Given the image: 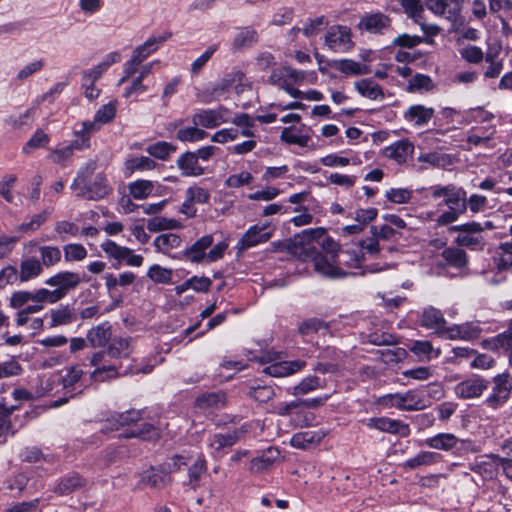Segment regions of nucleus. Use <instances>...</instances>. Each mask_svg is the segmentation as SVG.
<instances>
[{"instance_id": "32", "label": "nucleus", "mask_w": 512, "mask_h": 512, "mask_svg": "<svg viewBox=\"0 0 512 512\" xmlns=\"http://www.w3.org/2000/svg\"><path fill=\"white\" fill-rule=\"evenodd\" d=\"M356 91L370 100H383L385 93L383 88L372 78H363L354 83Z\"/></svg>"}, {"instance_id": "12", "label": "nucleus", "mask_w": 512, "mask_h": 512, "mask_svg": "<svg viewBox=\"0 0 512 512\" xmlns=\"http://www.w3.org/2000/svg\"><path fill=\"white\" fill-rule=\"evenodd\" d=\"M326 229L323 227L309 228L296 234L292 240V250L294 254H298L300 258L307 255L309 248H314L311 244L324 237Z\"/></svg>"}, {"instance_id": "51", "label": "nucleus", "mask_w": 512, "mask_h": 512, "mask_svg": "<svg viewBox=\"0 0 512 512\" xmlns=\"http://www.w3.org/2000/svg\"><path fill=\"white\" fill-rule=\"evenodd\" d=\"M335 261L337 266H342L345 271H350V269L360 267L363 262V255L357 251L341 250L336 256Z\"/></svg>"}, {"instance_id": "44", "label": "nucleus", "mask_w": 512, "mask_h": 512, "mask_svg": "<svg viewBox=\"0 0 512 512\" xmlns=\"http://www.w3.org/2000/svg\"><path fill=\"white\" fill-rule=\"evenodd\" d=\"M169 481L170 477L168 473L154 467H151L141 474V483L150 488L160 489L165 487Z\"/></svg>"}, {"instance_id": "26", "label": "nucleus", "mask_w": 512, "mask_h": 512, "mask_svg": "<svg viewBox=\"0 0 512 512\" xmlns=\"http://www.w3.org/2000/svg\"><path fill=\"white\" fill-rule=\"evenodd\" d=\"M46 317L50 319V328L71 325L77 320L75 309L68 304L50 309Z\"/></svg>"}, {"instance_id": "20", "label": "nucleus", "mask_w": 512, "mask_h": 512, "mask_svg": "<svg viewBox=\"0 0 512 512\" xmlns=\"http://www.w3.org/2000/svg\"><path fill=\"white\" fill-rule=\"evenodd\" d=\"M462 0H426L429 10L446 19L456 22L460 17Z\"/></svg>"}, {"instance_id": "11", "label": "nucleus", "mask_w": 512, "mask_h": 512, "mask_svg": "<svg viewBox=\"0 0 512 512\" xmlns=\"http://www.w3.org/2000/svg\"><path fill=\"white\" fill-rule=\"evenodd\" d=\"M227 114L228 111L223 106L215 109H200L192 115V122L196 126L213 129L223 123L230 122Z\"/></svg>"}, {"instance_id": "63", "label": "nucleus", "mask_w": 512, "mask_h": 512, "mask_svg": "<svg viewBox=\"0 0 512 512\" xmlns=\"http://www.w3.org/2000/svg\"><path fill=\"white\" fill-rule=\"evenodd\" d=\"M433 88V81L432 79L425 74H415L408 83V91L409 92H415V91H429Z\"/></svg>"}, {"instance_id": "64", "label": "nucleus", "mask_w": 512, "mask_h": 512, "mask_svg": "<svg viewBox=\"0 0 512 512\" xmlns=\"http://www.w3.org/2000/svg\"><path fill=\"white\" fill-rule=\"evenodd\" d=\"M488 208V199L486 196L474 193L468 198L466 197V210L469 209L472 214L484 212Z\"/></svg>"}, {"instance_id": "23", "label": "nucleus", "mask_w": 512, "mask_h": 512, "mask_svg": "<svg viewBox=\"0 0 512 512\" xmlns=\"http://www.w3.org/2000/svg\"><path fill=\"white\" fill-rule=\"evenodd\" d=\"M434 115V108L422 104H413L404 111L403 118L406 122L412 123L413 126L421 128L428 125Z\"/></svg>"}, {"instance_id": "29", "label": "nucleus", "mask_w": 512, "mask_h": 512, "mask_svg": "<svg viewBox=\"0 0 512 512\" xmlns=\"http://www.w3.org/2000/svg\"><path fill=\"white\" fill-rule=\"evenodd\" d=\"M171 35L172 34L170 32H165L161 35L150 37L143 44L137 46L133 50L132 57L142 64L158 49V46L168 40Z\"/></svg>"}, {"instance_id": "2", "label": "nucleus", "mask_w": 512, "mask_h": 512, "mask_svg": "<svg viewBox=\"0 0 512 512\" xmlns=\"http://www.w3.org/2000/svg\"><path fill=\"white\" fill-rule=\"evenodd\" d=\"M130 337H112L105 349L94 352L90 357V364L96 366L91 377L95 381H105L118 376V368L112 364H106V358H127L133 351Z\"/></svg>"}, {"instance_id": "47", "label": "nucleus", "mask_w": 512, "mask_h": 512, "mask_svg": "<svg viewBox=\"0 0 512 512\" xmlns=\"http://www.w3.org/2000/svg\"><path fill=\"white\" fill-rule=\"evenodd\" d=\"M458 441V438L452 433H439L427 438L424 443L433 449L449 451L457 446Z\"/></svg>"}, {"instance_id": "14", "label": "nucleus", "mask_w": 512, "mask_h": 512, "mask_svg": "<svg viewBox=\"0 0 512 512\" xmlns=\"http://www.w3.org/2000/svg\"><path fill=\"white\" fill-rule=\"evenodd\" d=\"M305 78L302 71L289 66L274 68L268 78V83L285 90L290 84H298Z\"/></svg>"}, {"instance_id": "15", "label": "nucleus", "mask_w": 512, "mask_h": 512, "mask_svg": "<svg viewBox=\"0 0 512 512\" xmlns=\"http://www.w3.org/2000/svg\"><path fill=\"white\" fill-rule=\"evenodd\" d=\"M488 388V382L478 376L465 379L454 387L455 395L459 399L468 400L480 397Z\"/></svg>"}, {"instance_id": "8", "label": "nucleus", "mask_w": 512, "mask_h": 512, "mask_svg": "<svg viewBox=\"0 0 512 512\" xmlns=\"http://www.w3.org/2000/svg\"><path fill=\"white\" fill-rule=\"evenodd\" d=\"M246 432L247 429L240 427L210 435L208 438V446L211 449V455L214 458L223 456V451L227 448H231Z\"/></svg>"}, {"instance_id": "4", "label": "nucleus", "mask_w": 512, "mask_h": 512, "mask_svg": "<svg viewBox=\"0 0 512 512\" xmlns=\"http://www.w3.org/2000/svg\"><path fill=\"white\" fill-rule=\"evenodd\" d=\"M304 261L311 260L314 263V269L319 274L331 278H345L348 276H355L357 273L352 271H345L342 266H337L336 256L323 254L316 250V248H309L307 255L303 256Z\"/></svg>"}, {"instance_id": "1", "label": "nucleus", "mask_w": 512, "mask_h": 512, "mask_svg": "<svg viewBox=\"0 0 512 512\" xmlns=\"http://www.w3.org/2000/svg\"><path fill=\"white\" fill-rule=\"evenodd\" d=\"M81 282L82 278L79 273L61 271L45 280L47 286L54 287L53 290L39 288L13 292L9 298V307L18 310L15 318L16 325H25L28 316L42 311L45 304H55L61 301Z\"/></svg>"}, {"instance_id": "60", "label": "nucleus", "mask_w": 512, "mask_h": 512, "mask_svg": "<svg viewBox=\"0 0 512 512\" xmlns=\"http://www.w3.org/2000/svg\"><path fill=\"white\" fill-rule=\"evenodd\" d=\"M66 262L82 261L87 257V250L82 244L70 243L63 246Z\"/></svg>"}, {"instance_id": "9", "label": "nucleus", "mask_w": 512, "mask_h": 512, "mask_svg": "<svg viewBox=\"0 0 512 512\" xmlns=\"http://www.w3.org/2000/svg\"><path fill=\"white\" fill-rule=\"evenodd\" d=\"M113 189L109 184L107 177L104 173L95 175L93 181H90L83 190L81 189L76 193V196L81 199L90 201H99L108 197Z\"/></svg>"}, {"instance_id": "43", "label": "nucleus", "mask_w": 512, "mask_h": 512, "mask_svg": "<svg viewBox=\"0 0 512 512\" xmlns=\"http://www.w3.org/2000/svg\"><path fill=\"white\" fill-rule=\"evenodd\" d=\"M258 42V33L252 27H243L235 35L232 46L235 51L253 47Z\"/></svg>"}, {"instance_id": "46", "label": "nucleus", "mask_w": 512, "mask_h": 512, "mask_svg": "<svg viewBox=\"0 0 512 512\" xmlns=\"http://www.w3.org/2000/svg\"><path fill=\"white\" fill-rule=\"evenodd\" d=\"M181 243V237L174 233L160 234L153 241L156 251L165 255H170L171 250L180 247Z\"/></svg>"}, {"instance_id": "53", "label": "nucleus", "mask_w": 512, "mask_h": 512, "mask_svg": "<svg viewBox=\"0 0 512 512\" xmlns=\"http://www.w3.org/2000/svg\"><path fill=\"white\" fill-rule=\"evenodd\" d=\"M177 147L166 141H158L149 145L146 152L153 158L165 161L176 151Z\"/></svg>"}, {"instance_id": "19", "label": "nucleus", "mask_w": 512, "mask_h": 512, "mask_svg": "<svg viewBox=\"0 0 512 512\" xmlns=\"http://www.w3.org/2000/svg\"><path fill=\"white\" fill-rule=\"evenodd\" d=\"M391 27V19L381 13H366L359 23L358 28L372 34H384Z\"/></svg>"}, {"instance_id": "42", "label": "nucleus", "mask_w": 512, "mask_h": 512, "mask_svg": "<svg viewBox=\"0 0 512 512\" xmlns=\"http://www.w3.org/2000/svg\"><path fill=\"white\" fill-rule=\"evenodd\" d=\"M441 257L448 266L462 269L468 264V255L461 247H447L441 252Z\"/></svg>"}, {"instance_id": "21", "label": "nucleus", "mask_w": 512, "mask_h": 512, "mask_svg": "<svg viewBox=\"0 0 512 512\" xmlns=\"http://www.w3.org/2000/svg\"><path fill=\"white\" fill-rule=\"evenodd\" d=\"M112 324L109 321H103L91 327L87 333V341L91 348H106L112 339Z\"/></svg>"}, {"instance_id": "55", "label": "nucleus", "mask_w": 512, "mask_h": 512, "mask_svg": "<svg viewBox=\"0 0 512 512\" xmlns=\"http://www.w3.org/2000/svg\"><path fill=\"white\" fill-rule=\"evenodd\" d=\"M154 184L149 180H137L128 184L130 195L137 200L147 198L153 191Z\"/></svg>"}, {"instance_id": "41", "label": "nucleus", "mask_w": 512, "mask_h": 512, "mask_svg": "<svg viewBox=\"0 0 512 512\" xmlns=\"http://www.w3.org/2000/svg\"><path fill=\"white\" fill-rule=\"evenodd\" d=\"M225 403L226 395L222 391L203 393L195 401V405L202 410L219 409Z\"/></svg>"}, {"instance_id": "25", "label": "nucleus", "mask_w": 512, "mask_h": 512, "mask_svg": "<svg viewBox=\"0 0 512 512\" xmlns=\"http://www.w3.org/2000/svg\"><path fill=\"white\" fill-rule=\"evenodd\" d=\"M500 467V456L487 455L475 459L470 464V469L479 474L483 479H492Z\"/></svg>"}, {"instance_id": "10", "label": "nucleus", "mask_w": 512, "mask_h": 512, "mask_svg": "<svg viewBox=\"0 0 512 512\" xmlns=\"http://www.w3.org/2000/svg\"><path fill=\"white\" fill-rule=\"evenodd\" d=\"M511 382L510 376L507 373L498 374L493 378V387L489 396L485 399V404L492 408L498 409L501 407L510 396Z\"/></svg>"}, {"instance_id": "49", "label": "nucleus", "mask_w": 512, "mask_h": 512, "mask_svg": "<svg viewBox=\"0 0 512 512\" xmlns=\"http://www.w3.org/2000/svg\"><path fill=\"white\" fill-rule=\"evenodd\" d=\"M76 148L72 146L70 142L67 145L59 144L48 154V159L57 165L65 167L67 163L72 159Z\"/></svg>"}, {"instance_id": "5", "label": "nucleus", "mask_w": 512, "mask_h": 512, "mask_svg": "<svg viewBox=\"0 0 512 512\" xmlns=\"http://www.w3.org/2000/svg\"><path fill=\"white\" fill-rule=\"evenodd\" d=\"M450 231L458 232L454 242L458 247H466L473 251H482L486 242L482 235L481 223L471 221L468 223L455 225Z\"/></svg>"}, {"instance_id": "35", "label": "nucleus", "mask_w": 512, "mask_h": 512, "mask_svg": "<svg viewBox=\"0 0 512 512\" xmlns=\"http://www.w3.org/2000/svg\"><path fill=\"white\" fill-rule=\"evenodd\" d=\"M280 458V451L275 447H269L261 455L251 460L250 470L255 473L269 469Z\"/></svg>"}, {"instance_id": "37", "label": "nucleus", "mask_w": 512, "mask_h": 512, "mask_svg": "<svg viewBox=\"0 0 512 512\" xmlns=\"http://www.w3.org/2000/svg\"><path fill=\"white\" fill-rule=\"evenodd\" d=\"M97 169V161L94 159L88 160L82 167L77 171L76 177L73 179L70 188L76 193L83 190L90 181L92 176L95 174Z\"/></svg>"}, {"instance_id": "30", "label": "nucleus", "mask_w": 512, "mask_h": 512, "mask_svg": "<svg viewBox=\"0 0 512 512\" xmlns=\"http://www.w3.org/2000/svg\"><path fill=\"white\" fill-rule=\"evenodd\" d=\"M176 165L184 177H197L204 174V168L199 164L197 157L191 151L181 154L176 160Z\"/></svg>"}, {"instance_id": "27", "label": "nucleus", "mask_w": 512, "mask_h": 512, "mask_svg": "<svg viewBox=\"0 0 512 512\" xmlns=\"http://www.w3.org/2000/svg\"><path fill=\"white\" fill-rule=\"evenodd\" d=\"M419 323L421 327L433 330L438 335L444 331L446 325L442 312L433 306L423 309Z\"/></svg>"}, {"instance_id": "39", "label": "nucleus", "mask_w": 512, "mask_h": 512, "mask_svg": "<svg viewBox=\"0 0 512 512\" xmlns=\"http://www.w3.org/2000/svg\"><path fill=\"white\" fill-rule=\"evenodd\" d=\"M332 66L345 75H366L371 72L369 65L356 62L352 59L335 60Z\"/></svg>"}, {"instance_id": "45", "label": "nucleus", "mask_w": 512, "mask_h": 512, "mask_svg": "<svg viewBox=\"0 0 512 512\" xmlns=\"http://www.w3.org/2000/svg\"><path fill=\"white\" fill-rule=\"evenodd\" d=\"M94 132H97V130H96V128H92L89 125V120L81 122L80 128L74 129L73 135H74L75 139L71 141L72 146L74 148H76V150H78V151L88 149L91 145V143H90L91 135Z\"/></svg>"}, {"instance_id": "40", "label": "nucleus", "mask_w": 512, "mask_h": 512, "mask_svg": "<svg viewBox=\"0 0 512 512\" xmlns=\"http://www.w3.org/2000/svg\"><path fill=\"white\" fill-rule=\"evenodd\" d=\"M325 382L319 377L309 375L303 378L297 385L288 388V393L293 396H302L311 393L319 388H323Z\"/></svg>"}, {"instance_id": "59", "label": "nucleus", "mask_w": 512, "mask_h": 512, "mask_svg": "<svg viewBox=\"0 0 512 512\" xmlns=\"http://www.w3.org/2000/svg\"><path fill=\"white\" fill-rule=\"evenodd\" d=\"M147 277L154 283L169 284L172 280V270L154 264L148 269Z\"/></svg>"}, {"instance_id": "6", "label": "nucleus", "mask_w": 512, "mask_h": 512, "mask_svg": "<svg viewBox=\"0 0 512 512\" xmlns=\"http://www.w3.org/2000/svg\"><path fill=\"white\" fill-rule=\"evenodd\" d=\"M451 190L443 201L448 210L441 213L436 219L440 226L457 221L466 212V191L455 185L451 187Z\"/></svg>"}, {"instance_id": "7", "label": "nucleus", "mask_w": 512, "mask_h": 512, "mask_svg": "<svg viewBox=\"0 0 512 512\" xmlns=\"http://www.w3.org/2000/svg\"><path fill=\"white\" fill-rule=\"evenodd\" d=\"M324 43L334 53H347L354 47L352 31L345 25H333L327 30Z\"/></svg>"}, {"instance_id": "31", "label": "nucleus", "mask_w": 512, "mask_h": 512, "mask_svg": "<svg viewBox=\"0 0 512 512\" xmlns=\"http://www.w3.org/2000/svg\"><path fill=\"white\" fill-rule=\"evenodd\" d=\"M86 483V480L78 473H70L58 480L54 488V492L60 496L69 495L72 492L83 488Z\"/></svg>"}, {"instance_id": "50", "label": "nucleus", "mask_w": 512, "mask_h": 512, "mask_svg": "<svg viewBox=\"0 0 512 512\" xmlns=\"http://www.w3.org/2000/svg\"><path fill=\"white\" fill-rule=\"evenodd\" d=\"M102 251L109 259H113L118 265L124 262V259L129 254V248L126 246L118 245L116 242L107 239L100 245Z\"/></svg>"}, {"instance_id": "3", "label": "nucleus", "mask_w": 512, "mask_h": 512, "mask_svg": "<svg viewBox=\"0 0 512 512\" xmlns=\"http://www.w3.org/2000/svg\"><path fill=\"white\" fill-rule=\"evenodd\" d=\"M380 403L386 407L402 411H419L431 405L432 402L422 389H411L403 393L386 394L380 398Z\"/></svg>"}, {"instance_id": "36", "label": "nucleus", "mask_w": 512, "mask_h": 512, "mask_svg": "<svg viewBox=\"0 0 512 512\" xmlns=\"http://www.w3.org/2000/svg\"><path fill=\"white\" fill-rule=\"evenodd\" d=\"M159 437L158 429L148 422L129 428L126 432L119 435V438H139L144 441L155 440Z\"/></svg>"}, {"instance_id": "58", "label": "nucleus", "mask_w": 512, "mask_h": 512, "mask_svg": "<svg viewBox=\"0 0 512 512\" xmlns=\"http://www.w3.org/2000/svg\"><path fill=\"white\" fill-rule=\"evenodd\" d=\"M199 126L185 127L177 131L176 138L182 142H198L207 136V132Z\"/></svg>"}, {"instance_id": "54", "label": "nucleus", "mask_w": 512, "mask_h": 512, "mask_svg": "<svg viewBox=\"0 0 512 512\" xmlns=\"http://www.w3.org/2000/svg\"><path fill=\"white\" fill-rule=\"evenodd\" d=\"M182 224L176 219H168L162 216H154L147 221V229L150 232H158L162 230L179 229Z\"/></svg>"}, {"instance_id": "34", "label": "nucleus", "mask_w": 512, "mask_h": 512, "mask_svg": "<svg viewBox=\"0 0 512 512\" xmlns=\"http://www.w3.org/2000/svg\"><path fill=\"white\" fill-rule=\"evenodd\" d=\"M43 270L44 268L38 258L32 256L23 259L18 270L20 282L24 283L36 279L43 273Z\"/></svg>"}, {"instance_id": "24", "label": "nucleus", "mask_w": 512, "mask_h": 512, "mask_svg": "<svg viewBox=\"0 0 512 512\" xmlns=\"http://www.w3.org/2000/svg\"><path fill=\"white\" fill-rule=\"evenodd\" d=\"M414 148V144L410 140L403 139L387 146L383 151V155L397 164H403L408 158L412 157Z\"/></svg>"}, {"instance_id": "38", "label": "nucleus", "mask_w": 512, "mask_h": 512, "mask_svg": "<svg viewBox=\"0 0 512 512\" xmlns=\"http://www.w3.org/2000/svg\"><path fill=\"white\" fill-rule=\"evenodd\" d=\"M117 112V101L113 100L109 103L101 106L95 113L92 121H89V125L92 128H96L97 131L107 123L113 121Z\"/></svg>"}, {"instance_id": "52", "label": "nucleus", "mask_w": 512, "mask_h": 512, "mask_svg": "<svg viewBox=\"0 0 512 512\" xmlns=\"http://www.w3.org/2000/svg\"><path fill=\"white\" fill-rule=\"evenodd\" d=\"M243 78L244 74L241 71L228 73L213 87L212 93L218 96L222 95L231 90L236 83H241Z\"/></svg>"}, {"instance_id": "22", "label": "nucleus", "mask_w": 512, "mask_h": 512, "mask_svg": "<svg viewBox=\"0 0 512 512\" xmlns=\"http://www.w3.org/2000/svg\"><path fill=\"white\" fill-rule=\"evenodd\" d=\"M120 61L121 54L119 52L113 51L106 54L97 65L82 72V81L84 83L98 81L112 65Z\"/></svg>"}, {"instance_id": "56", "label": "nucleus", "mask_w": 512, "mask_h": 512, "mask_svg": "<svg viewBox=\"0 0 512 512\" xmlns=\"http://www.w3.org/2000/svg\"><path fill=\"white\" fill-rule=\"evenodd\" d=\"M49 142V135L46 134L42 129H37L23 146L22 152L26 155H29L35 149L46 147Z\"/></svg>"}, {"instance_id": "13", "label": "nucleus", "mask_w": 512, "mask_h": 512, "mask_svg": "<svg viewBox=\"0 0 512 512\" xmlns=\"http://www.w3.org/2000/svg\"><path fill=\"white\" fill-rule=\"evenodd\" d=\"M272 237V231L267 225L251 226L237 242V249L245 251L259 244L267 242Z\"/></svg>"}, {"instance_id": "62", "label": "nucleus", "mask_w": 512, "mask_h": 512, "mask_svg": "<svg viewBox=\"0 0 512 512\" xmlns=\"http://www.w3.org/2000/svg\"><path fill=\"white\" fill-rule=\"evenodd\" d=\"M51 212L43 210L42 212L34 215L29 222L22 223L17 227V231L33 232L38 230L49 218Z\"/></svg>"}, {"instance_id": "28", "label": "nucleus", "mask_w": 512, "mask_h": 512, "mask_svg": "<svg viewBox=\"0 0 512 512\" xmlns=\"http://www.w3.org/2000/svg\"><path fill=\"white\" fill-rule=\"evenodd\" d=\"M305 366L306 362L302 360L281 361L265 367L263 371L271 377H287L301 371Z\"/></svg>"}, {"instance_id": "48", "label": "nucleus", "mask_w": 512, "mask_h": 512, "mask_svg": "<svg viewBox=\"0 0 512 512\" xmlns=\"http://www.w3.org/2000/svg\"><path fill=\"white\" fill-rule=\"evenodd\" d=\"M38 253L43 268L54 267L61 261L62 253L58 246L42 245L38 247Z\"/></svg>"}, {"instance_id": "18", "label": "nucleus", "mask_w": 512, "mask_h": 512, "mask_svg": "<svg viewBox=\"0 0 512 512\" xmlns=\"http://www.w3.org/2000/svg\"><path fill=\"white\" fill-rule=\"evenodd\" d=\"M504 308L512 311V300L506 301ZM483 343L484 346L490 350L504 349L509 357V363L512 366V318L504 332L494 338L485 340Z\"/></svg>"}, {"instance_id": "57", "label": "nucleus", "mask_w": 512, "mask_h": 512, "mask_svg": "<svg viewBox=\"0 0 512 512\" xmlns=\"http://www.w3.org/2000/svg\"><path fill=\"white\" fill-rule=\"evenodd\" d=\"M35 114L36 108L31 107L23 113L10 115L5 122L14 129H22L25 126H31Z\"/></svg>"}, {"instance_id": "61", "label": "nucleus", "mask_w": 512, "mask_h": 512, "mask_svg": "<svg viewBox=\"0 0 512 512\" xmlns=\"http://www.w3.org/2000/svg\"><path fill=\"white\" fill-rule=\"evenodd\" d=\"M83 375L84 371L79 366H72L67 370L63 377L58 379L63 388L69 390L74 389L75 385L79 383Z\"/></svg>"}, {"instance_id": "33", "label": "nucleus", "mask_w": 512, "mask_h": 512, "mask_svg": "<svg viewBox=\"0 0 512 512\" xmlns=\"http://www.w3.org/2000/svg\"><path fill=\"white\" fill-rule=\"evenodd\" d=\"M323 438V432L307 430L295 433L292 436L290 443L294 448L306 450L319 444Z\"/></svg>"}, {"instance_id": "16", "label": "nucleus", "mask_w": 512, "mask_h": 512, "mask_svg": "<svg viewBox=\"0 0 512 512\" xmlns=\"http://www.w3.org/2000/svg\"><path fill=\"white\" fill-rule=\"evenodd\" d=\"M212 244V235H204L180 254L173 255L172 258L178 260L185 259L191 263H200L205 260L206 250L210 248Z\"/></svg>"}, {"instance_id": "17", "label": "nucleus", "mask_w": 512, "mask_h": 512, "mask_svg": "<svg viewBox=\"0 0 512 512\" xmlns=\"http://www.w3.org/2000/svg\"><path fill=\"white\" fill-rule=\"evenodd\" d=\"M365 425L369 429H376L381 432L398 434L402 437L408 436L410 429L409 425L400 420L390 419L388 417H373L367 419Z\"/></svg>"}]
</instances>
